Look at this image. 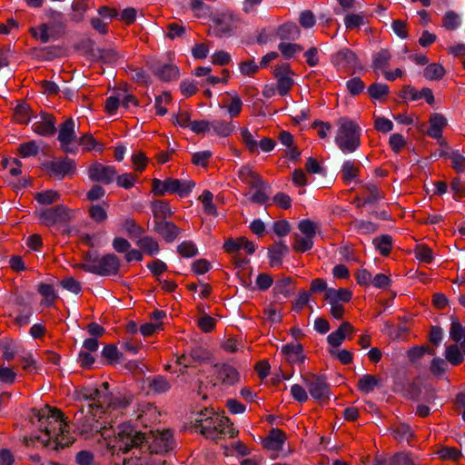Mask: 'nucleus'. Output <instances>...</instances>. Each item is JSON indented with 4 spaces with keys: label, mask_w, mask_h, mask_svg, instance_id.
<instances>
[{
    "label": "nucleus",
    "mask_w": 465,
    "mask_h": 465,
    "mask_svg": "<svg viewBox=\"0 0 465 465\" xmlns=\"http://www.w3.org/2000/svg\"><path fill=\"white\" fill-rule=\"evenodd\" d=\"M33 422L41 430L40 435L25 437L24 440L27 446L51 447L54 450L64 448L73 443L74 440L69 435L68 425L63 418V413L49 406L34 411Z\"/></svg>",
    "instance_id": "1"
},
{
    "label": "nucleus",
    "mask_w": 465,
    "mask_h": 465,
    "mask_svg": "<svg viewBox=\"0 0 465 465\" xmlns=\"http://www.w3.org/2000/svg\"><path fill=\"white\" fill-rule=\"evenodd\" d=\"M79 398L89 401L90 410L96 409L101 412L122 411L133 401L131 393L109 391L108 382H103L99 387H84L79 391Z\"/></svg>",
    "instance_id": "2"
},
{
    "label": "nucleus",
    "mask_w": 465,
    "mask_h": 465,
    "mask_svg": "<svg viewBox=\"0 0 465 465\" xmlns=\"http://www.w3.org/2000/svg\"><path fill=\"white\" fill-rule=\"evenodd\" d=\"M194 429L206 439L216 440L223 437L233 438L238 434L228 417L223 414L212 413L204 420H196Z\"/></svg>",
    "instance_id": "3"
},
{
    "label": "nucleus",
    "mask_w": 465,
    "mask_h": 465,
    "mask_svg": "<svg viewBox=\"0 0 465 465\" xmlns=\"http://www.w3.org/2000/svg\"><path fill=\"white\" fill-rule=\"evenodd\" d=\"M335 143L343 153H351L361 145V129L359 124L348 117L336 121Z\"/></svg>",
    "instance_id": "4"
},
{
    "label": "nucleus",
    "mask_w": 465,
    "mask_h": 465,
    "mask_svg": "<svg viewBox=\"0 0 465 465\" xmlns=\"http://www.w3.org/2000/svg\"><path fill=\"white\" fill-rule=\"evenodd\" d=\"M149 439L146 432L138 430L130 423H124L117 427L114 439L110 444L114 450L125 453L134 449H142L143 443L149 442Z\"/></svg>",
    "instance_id": "5"
},
{
    "label": "nucleus",
    "mask_w": 465,
    "mask_h": 465,
    "mask_svg": "<svg viewBox=\"0 0 465 465\" xmlns=\"http://www.w3.org/2000/svg\"><path fill=\"white\" fill-rule=\"evenodd\" d=\"M331 62L338 71L355 74L362 70V65L357 54L351 49L344 47L331 54Z\"/></svg>",
    "instance_id": "6"
},
{
    "label": "nucleus",
    "mask_w": 465,
    "mask_h": 465,
    "mask_svg": "<svg viewBox=\"0 0 465 465\" xmlns=\"http://www.w3.org/2000/svg\"><path fill=\"white\" fill-rule=\"evenodd\" d=\"M57 140L63 152L67 153H76L78 137L75 132V123L73 118L66 119L59 125Z\"/></svg>",
    "instance_id": "7"
},
{
    "label": "nucleus",
    "mask_w": 465,
    "mask_h": 465,
    "mask_svg": "<svg viewBox=\"0 0 465 465\" xmlns=\"http://www.w3.org/2000/svg\"><path fill=\"white\" fill-rule=\"evenodd\" d=\"M74 217V211L68 209L64 205H56L47 208L39 213L41 223L50 226L56 223H66Z\"/></svg>",
    "instance_id": "8"
},
{
    "label": "nucleus",
    "mask_w": 465,
    "mask_h": 465,
    "mask_svg": "<svg viewBox=\"0 0 465 465\" xmlns=\"http://www.w3.org/2000/svg\"><path fill=\"white\" fill-rule=\"evenodd\" d=\"M302 380L314 400L326 401L330 399V386L324 377L307 374L302 377Z\"/></svg>",
    "instance_id": "9"
},
{
    "label": "nucleus",
    "mask_w": 465,
    "mask_h": 465,
    "mask_svg": "<svg viewBox=\"0 0 465 465\" xmlns=\"http://www.w3.org/2000/svg\"><path fill=\"white\" fill-rule=\"evenodd\" d=\"M117 172L114 166L94 163L88 168V176L94 182L104 184L112 183L116 178Z\"/></svg>",
    "instance_id": "10"
},
{
    "label": "nucleus",
    "mask_w": 465,
    "mask_h": 465,
    "mask_svg": "<svg viewBox=\"0 0 465 465\" xmlns=\"http://www.w3.org/2000/svg\"><path fill=\"white\" fill-rule=\"evenodd\" d=\"M32 125L33 131L41 136L54 135L56 132L55 119L47 113L42 112L39 115H35Z\"/></svg>",
    "instance_id": "11"
},
{
    "label": "nucleus",
    "mask_w": 465,
    "mask_h": 465,
    "mask_svg": "<svg viewBox=\"0 0 465 465\" xmlns=\"http://www.w3.org/2000/svg\"><path fill=\"white\" fill-rule=\"evenodd\" d=\"M120 268V261L114 254H106L100 257L97 267L91 270V273L107 276L115 275L118 273Z\"/></svg>",
    "instance_id": "12"
},
{
    "label": "nucleus",
    "mask_w": 465,
    "mask_h": 465,
    "mask_svg": "<svg viewBox=\"0 0 465 465\" xmlns=\"http://www.w3.org/2000/svg\"><path fill=\"white\" fill-rule=\"evenodd\" d=\"M45 168L50 175L61 180L64 176L72 174L75 170V163L73 160L65 158L60 161H51L45 163Z\"/></svg>",
    "instance_id": "13"
},
{
    "label": "nucleus",
    "mask_w": 465,
    "mask_h": 465,
    "mask_svg": "<svg viewBox=\"0 0 465 465\" xmlns=\"http://www.w3.org/2000/svg\"><path fill=\"white\" fill-rule=\"evenodd\" d=\"M134 413L135 420L144 427H148L152 423L157 421L159 418V412L157 411L156 407L150 402L139 403Z\"/></svg>",
    "instance_id": "14"
},
{
    "label": "nucleus",
    "mask_w": 465,
    "mask_h": 465,
    "mask_svg": "<svg viewBox=\"0 0 465 465\" xmlns=\"http://www.w3.org/2000/svg\"><path fill=\"white\" fill-rule=\"evenodd\" d=\"M290 74L291 69L288 64H279L274 69V75L277 78V91L282 96L286 95L293 84Z\"/></svg>",
    "instance_id": "15"
},
{
    "label": "nucleus",
    "mask_w": 465,
    "mask_h": 465,
    "mask_svg": "<svg viewBox=\"0 0 465 465\" xmlns=\"http://www.w3.org/2000/svg\"><path fill=\"white\" fill-rule=\"evenodd\" d=\"M153 232L159 234L166 242H173L181 233V229L172 222L156 220L153 224Z\"/></svg>",
    "instance_id": "16"
},
{
    "label": "nucleus",
    "mask_w": 465,
    "mask_h": 465,
    "mask_svg": "<svg viewBox=\"0 0 465 465\" xmlns=\"http://www.w3.org/2000/svg\"><path fill=\"white\" fill-rule=\"evenodd\" d=\"M215 373L218 381L225 386H232L237 383L240 380V376L236 369L230 365H216Z\"/></svg>",
    "instance_id": "17"
},
{
    "label": "nucleus",
    "mask_w": 465,
    "mask_h": 465,
    "mask_svg": "<svg viewBox=\"0 0 465 465\" xmlns=\"http://www.w3.org/2000/svg\"><path fill=\"white\" fill-rule=\"evenodd\" d=\"M223 248L228 253H233L242 249L246 253L252 254L255 251L254 243L245 238L229 239L224 242Z\"/></svg>",
    "instance_id": "18"
},
{
    "label": "nucleus",
    "mask_w": 465,
    "mask_h": 465,
    "mask_svg": "<svg viewBox=\"0 0 465 465\" xmlns=\"http://www.w3.org/2000/svg\"><path fill=\"white\" fill-rule=\"evenodd\" d=\"M239 179L252 188H262L263 182L262 177L249 165L242 166L238 171Z\"/></svg>",
    "instance_id": "19"
},
{
    "label": "nucleus",
    "mask_w": 465,
    "mask_h": 465,
    "mask_svg": "<svg viewBox=\"0 0 465 465\" xmlns=\"http://www.w3.org/2000/svg\"><path fill=\"white\" fill-rule=\"evenodd\" d=\"M170 194H178L180 197H186L195 186L192 180H180L168 178Z\"/></svg>",
    "instance_id": "20"
},
{
    "label": "nucleus",
    "mask_w": 465,
    "mask_h": 465,
    "mask_svg": "<svg viewBox=\"0 0 465 465\" xmlns=\"http://www.w3.org/2000/svg\"><path fill=\"white\" fill-rule=\"evenodd\" d=\"M353 331V326L348 322H343L337 331L329 334L327 341L331 346H340L346 338V335Z\"/></svg>",
    "instance_id": "21"
},
{
    "label": "nucleus",
    "mask_w": 465,
    "mask_h": 465,
    "mask_svg": "<svg viewBox=\"0 0 465 465\" xmlns=\"http://www.w3.org/2000/svg\"><path fill=\"white\" fill-rule=\"evenodd\" d=\"M447 125V119L440 114H433L430 118V128L427 131L429 136L439 139L442 135V131Z\"/></svg>",
    "instance_id": "22"
},
{
    "label": "nucleus",
    "mask_w": 465,
    "mask_h": 465,
    "mask_svg": "<svg viewBox=\"0 0 465 465\" xmlns=\"http://www.w3.org/2000/svg\"><path fill=\"white\" fill-rule=\"evenodd\" d=\"M286 440L285 433L280 429H272L264 440V446L272 450H279Z\"/></svg>",
    "instance_id": "23"
},
{
    "label": "nucleus",
    "mask_w": 465,
    "mask_h": 465,
    "mask_svg": "<svg viewBox=\"0 0 465 465\" xmlns=\"http://www.w3.org/2000/svg\"><path fill=\"white\" fill-rule=\"evenodd\" d=\"M282 353L290 362H298L303 361L302 346L298 342H292L282 347Z\"/></svg>",
    "instance_id": "24"
},
{
    "label": "nucleus",
    "mask_w": 465,
    "mask_h": 465,
    "mask_svg": "<svg viewBox=\"0 0 465 465\" xmlns=\"http://www.w3.org/2000/svg\"><path fill=\"white\" fill-rule=\"evenodd\" d=\"M147 381L149 390L154 393H165L171 389L170 381L162 375L149 377Z\"/></svg>",
    "instance_id": "25"
},
{
    "label": "nucleus",
    "mask_w": 465,
    "mask_h": 465,
    "mask_svg": "<svg viewBox=\"0 0 465 465\" xmlns=\"http://www.w3.org/2000/svg\"><path fill=\"white\" fill-rule=\"evenodd\" d=\"M301 31L297 25L286 23L281 25L276 32L277 38L281 40H296L300 37Z\"/></svg>",
    "instance_id": "26"
},
{
    "label": "nucleus",
    "mask_w": 465,
    "mask_h": 465,
    "mask_svg": "<svg viewBox=\"0 0 465 465\" xmlns=\"http://www.w3.org/2000/svg\"><path fill=\"white\" fill-rule=\"evenodd\" d=\"M351 292L348 289L340 288L338 290L329 289L325 292V299L329 303H339V302H347L351 299Z\"/></svg>",
    "instance_id": "27"
},
{
    "label": "nucleus",
    "mask_w": 465,
    "mask_h": 465,
    "mask_svg": "<svg viewBox=\"0 0 465 465\" xmlns=\"http://www.w3.org/2000/svg\"><path fill=\"white\" fill-rule=\"evenodd\" d=\"M151 209L156 220H163L173 214L170 204L166 201L157 200L151 203Z\"/></svg>",
    "instance_id": "28"
},
{
    "label": "nucleus",
    "mask_w": 465,
    "mask_h": 465,
    "mask_svg": "<svg viewBox=\"0 0 465 465\" xmlns=\"http://www.w3.org/2000/svg\"><path fill=\"white\" fill-rule=\"evenodd\" d=\"M381 380L371 374L362 375L358 381V389L363 393H370L374 391L375 388L380 387Z\"/></svg>",
    "instance_id": "29"
},
{
    "label": "nucleus",
    "mask_w": 465,
    "mask_h": 465,
    "mask_svg": "<svg viewBox=\"0 0 465 465\" xmlns=\"http://www.w3.org/2000/svg\"><path fill=\"white\" fill-rule=\"evenodd\" d=\"M154 441L158 445V448L150 447L152 449V451H154L155 453L161 451H167L172 445L173 434L170 430H163L158 433V435L154 439Z\"/></svg>",
    "instance_id": "30"
},
{
    "label": "nucleus",
    "mask_w": 465,
    "mask_h": 465,
    "mask_svg": "<svg viewBox=\"0 0 465 465\" xmlns=\"http://www.w3.org/2000/svg\"><path fill=\"white\" fill-rule=\"evenodd\" d=\"M288 252V247L282 242H279L275 243L269 250L270 264L271 266H277L282 262V257L283 254Z\"/></svg>",
    "instance_id": "31"
},
{
    "label": "nucleus",
    "mask_w": 465,
    "mask_h": 465,
    "mask_svg": "<svg viewBox=\"0 0 465 465\" xmlns=\"http://www.w3.org/2000/svg\"><path fill=\"white\" fill-rule=\"evenodd\" d=\"M137 245L148 255H155L160 248L158 242L151 236H144L137 241Z\"/></svg>",
    "instance_id": "32"
},
{
    "label": "nucleus",
    "mask_w": 465,
    "mask_h": 465,
    "mask_svg": "<svg viewBox=\"0 0 465 465\" xmlns=\"http://www.w3.org/2000/svg\"><path fill=\"white\" fill-rule=\"evenodd\" d=\"M372 243L382 256H388L392 249V238L388 234L374 238Z\"/></svg>",
    "instance_id": "33"
},
{
    "label": "nucleus",
    "mask_w": 465,
    "mask_h": 465,
    "mask_svg": "<svg viewBox=\"0 0 465 465\" xmlns=\"http://www.w3.org/2000/svg\"><path fill=\"white\" fill-rule=\"evenodd\" d=\"M155 74L163 81L175 80L179 76V70L175 65L163 64L155 70Z\"/></svg>",
    "instance_id": "34"
},
{
    "label": "nucleus",
    "mask_w": 465,
    "mask_h": 465,
    "mask_svg": "<svg viewBox=\"0 0 465 465\" xmlns=\"http://www.w3.org/2000/svg\"><path fill=\"white\" fill-rule=\"evenodd\" d=\"M190 356L192 358V362H193L195 367L209 361L211 359L210 351L203 347H195L191 349Z\"/></svg>",
    "instance_id": "35"
},
{
    "label": "nucleus",
    "mask_w": 465,
    "mask_h": 465,
    "mask_svg": "<svg viewBox=\"0 0 465 465\" xmlns=\"http://www.w3.org/2000/svg\"><path fill=\"white\" fill-rule=\"evenodd\" d=\"M211 130L219 136L226 137L233 131V125L224 120H214L211 122Z\"/></svg>",
    "instance_id": "36"
},
{
    "label": "nucleus",
    "mask_w": 465,
    "mask_h": 465,
    "mask_svg": "<svg viewBox=\"0 0 465 465\" xmlns=\"http://www.w3.org/2000/svg\"><path fill=\"white\" fill-rule=\"evenodd\" d=\"M38 292L44 297L42 301V304L45 306L53 305L54 302L56 300L57 295L52 285L46 283H40L38 285Z\"/></svg>",
    "instance_id": "37"
},
{
    "label": "nucleus",
    "mask_w": 465,
    "mask_h": 465,
    "mask_svg": "<svg viewBox=\"0 0 465 465\" xmlns=\"http://www.w3.org/2000/svg\"><path fill=\"white\" fill-rule=\"evenodd\" d=\"M450 337L455 342H460V346L465 353V326L463 327L460 322H453L450 330Z\"/></svg>",
    "instance_id": "38"
},
{
    "label": "nucleus",
    "mask_w": 465,
    "mask_h": 465,
    "mask_svg": "<svg viewBox=\"0 0 465 465\" xmlns=\"http://www.w3.org/2000/svg\"><path fill=\"white\" fill-rule=\"evenodd\" d=\"M461 23V19L459 14L450 10L447 11L442 16V26L447 30L457 29Z\"/></svg>",
    "instance_id": "39"
},
{
    "label": "nucleus",
    "mask_w": 465,
    "mask_h": 465,
    "mask_svg": "<svg viewBox=\"0 0 465 465\" xmlns=\"http://www.w3.org/2000/svg\"><path fill=\"white\" fill-rule=\"evenodd\" d=\"M365 191L367 195L363 198L362 204H373L383 198V193L373 183L367 184Z\"/></svg>",
    "instance_id": "40"
},
{
    "label": "nucleus",
    "mask_w": 465,
    "mask_h": 465,
    "mask_svg": "<svg viewBox=\"0 0 465 465\" xmlns=\"http://www.w3.org/2000/svg\"><path fill=\"white\" fill-rule=\"evenodd\" d=\"M233 29L232 22L223 21L222 19H217L215 21V25L213 28V32L217 37H225L232 34Z\"/></svg>",
    "instance_id": "41"
},
{
    "label": "nucleus",
    "mask_w": 465,
    "mask_h": 465,
    "mask_svg": "<svg viewBox=\"0 0 465 465\" xmlns=\"http://www.w3.org/2000/svg\"><path fill=\"white\" fill-rule=\"evenodd\" d=\"M423 74L430 81H437L444 76L445 69L440 64H430L424 69Z\"/></svg>",
    "instance_id": "42"
},
{
    "label": "nucleus",
    "mask_w": 465,
    "mask_h": 465,
    "mask_svg": "<svg viewBox=\"0 0 465 465\" xmlns=\"http://www.w3.org/2000/svg\"><path fill=\"white\" fill-rule=\"evenodd\" d=\"M391 58V53L386 49H381L373 55L372 66L374 70H383L388 66L389 62Z\"/></svg>",
    "instance_id": "43"
},
{
    "label": "nucleus",
    "mask_w": 465,
    "mask_h": 465,
    "mask_svg": "<svg viewBox=\"0 0 465 465\" xmlns=\"http://www.w3.org/2000/svg\"><path fill=\"white\" fill-rule=\"evenodd\" d=\"M445 358L451 365H459L463 361V355L456 344L446 347Z\"/></svg>",
    "instance_id": "44"
},
{
    "label": "nucleus",
    "mask_w": 465,
    "mask_h": 465,
    "mask_svg": "<svg viewBox=\"0 0 465 465\" xmlns=\"http://www.w3.org/2000/svg\"><path fill=\"white\" fill-rule=\"evenodd\" d=\"M278 48L285 59H291L303 50L301 45L285 42L280 43Z\"/></svg>",
    "instance_id": "45"
},
{
    "label": "nucleus",
    "mask_w": 465,
    "mask_h": 465,
    "mask_svg": "<svg viewBox=\"0 0 465 465\" xmlns=\"http://www.w3.org/2000/svg\"><path fill=\"white\" fill-rule=\"evenodd\" d=\"M392 434L398 441H410L413 437V432L411 427L407 424H399L392 429Z\"/></svg>",
    "instance_id": "46"
},
{
    "label": "nucleus",
    "mask_w": 465,
    "mask_h": 465,
    "mask_svg": "<svg viewBox=\"0 0 465 465\" xmlns=\"http://www.w3.org/2000/svg\"><path fill=\"white\" fill-rule=\"evenodd\" d=\"M14 117L17 123L28 124L31 119L29 105L25 103L17 104L15 108Z\"/></svg>",
    "instance_id": "47"
},
{
    "label": "nucleus",
    "mask_w": 465,
    "mask_h": 465,
    "mask_svg": "<svg viewBox=\"0 0 465 465\" xmlns=\"http://www.w3.org/2000/svg\"><path fill=\"white\" fill-rule=\"evenodd\" d=\"M298 229L303 236H308L313 239L319 230V225L311 220L304 219L299 223Z\"/></svg>",
    "instance_id": "48"
},
{
    "label": "nucleus",
    "mask_w": 465,
    "mask_h": 465,
    "mask_svg": "<svg viewBox=\"0 0 465 465\" xmlns=\"http://www.w3.org/2000/svg\"><path fill=\"white\" fill-rule=\"evenodd\" d=\"M313 246V239L308 236H302L300 234L294 235L293 249L300 252H305L311 250Z\"/></svg>",
    "instance_id": "49"
},
{
    "label": "nucleus",
    "mask_w": 465,
    "mask_h": 465,
    "mask_svg": "<svg viewBox=\"0 0 465 465\" xmlns=\"http://www.w3.org/2000/svg\"><path fill=\"white\" fill-rule=\"evenodd\" d=\"M227 94L231 96V102L227 105V111L231 117H237L242 112V102L235 92L228 93Z\"/></svg>",
    "instance_id": "50"
},
{
    "label": "nucleus",
    "mask_w": 465,
    "mask_h": 465,
    "mask_svg": "<svg viewBox=\"0 0 465 465\" xmlns=\"http://www.w3.org/2000/svg\"><path fill=\"white\" fill-rule=\"evenodd\" d=\"M213 195L210 191H203L202 195L199 197V200L202 202L203 206V211L205 213L209 215H216V207L213 203Z\"/></svg>",
    "instance_id": "51"
},
{
    "label": "nucleus",
    "mask_w": 465,
    "mask_h": 465,
    "mask_svg": "<svg viewBox=\"0 0 465 465\" xmlns=\"http://www.w3.org/2000/svg\"><path fill=\"white\" fill-rule=\"evenodd\" d=\"M241 136L243 143L250 153H258V142L247 128L241 129Z\"/></svg>",
    "instance_id": "52"
},
{
    "label": "nucleus",
    "mask_w": 465,
    "mask_h": 465,
    "mask_svg": "<svg viewBox=\"0 0 465 465\" xmlns=\"http://www.w3.org/2000/svg\"><path fill=\"white\" fill-rule=\"evenodd\" d=\"M35 198L41 204H52L60 199V194L56 191L47 190L36 193Z\"/></svg>",
    "instance_id": "53"
},
{
    "label": "nucleus",
    "mask_w": 465,
    "mask_h": 465,
    "mask_svg": "<svg viewBox=\"0 0 465 465\" xmlns=\"http://www.w3.org/2000/svg\"><path fill=\"white\" fill-rule=\"evenodd\" d=\"M359 169L355 166V163L351 161H346L343 163L341 167L342 179L349 183L358 176Z\"/></svg>",
    "instance_id": "54"
},
{
    "label": "nucleus",
    "mask_w": 465,
    "mask_h": 465,
    "mask_svg": "<svg viewBox=\"0 0 465 465\" xmlns=\"http://www.w3.org/2000/svg\"><path fill=\"white\" fill-rule=\"evenodd\" d=\"M415 257L425 263L432 262V250L424 244H418L414 249Z\"/></svg>",
    "instance_id": "55"
},
{
    "label": "nucleus",
    "mask_w": 465,
    "mask_h": 465,
    "mask_svg": "<svg viewBox=\"0 0 465 465\" xmlns=\"http://www.w3.org/2000/svg\"><path fill=\"white\" fill-rule=\"evenodd\" d=\"M19 154L24 157L35 156L39 152V146L35 141L21 143L18 147Z\"/></svg>",
    "instance_id": "56"
},
{
    "label": "nucleus",
    "mask_w": 465,
    "mask_h": 465,
    "mask_svg": "<svg viewBox=\"0 0 465 465\" xmlns=\"http://www.w3.org/2000/svg\"><path fill=\"white\" fill-rule=\"evenodd\" d=\"M365 23V16L362 13L349 14L344 18V25L347 29H354Z\"/></svg>",
    "instance_id": "57"
},
{
    "label": "nucleus",
    "mask_w": 465,
    "mask_h": 465,
    "mask_svg": "<svg viewBox=\"0 0 465 465\" xmlns=\"http://www.w3.org/2000/svg\"><path fill=\"white\" fill-rule=\"evenodd\" d=\"M368 93L371 97L380 99L388 94L389 86L385 84L375 83L369 86Z\"/></svg>",
    "instance_id": "58"
},
{
    "label": "nucleus",
    "mask_w": 465,
    "mask_h": 465,
    "mask_svg": "<svg viewBox=\"0 0 465 465\" xmlns=\"http://www.w3.org/2000/svg\"><path fill=\"white\" fill-rule=\"evenodd\" d=\"M177 252L183 257L191 258L196 255L197 248L193 242L184 241L178 245Z\"/></svg>",
    "instance_id": "59"
},
{
    "label": "nucleus",
    "mask_w": 465,
    "mask_h": 465,
    "mask_svg": "<svg viewBox=\"0 0 465 465\" xmlns=\"http://www.w3.org/2000/svg\"><path fill=\"white\" fill-rule=\"evenodd\" d=\"M89 215L96 223H104L107 219L105 208L99 204H94L89 208Z\"/></svg>",
    "instance_id": "60"
},
{
    "label": "nucleus",
    "mask_w": 465,
    "mask_h": 465,
    "mask_svg": "<svg viewBox=\"0 0 465 465\" xmlns=\"http://www.w3.org/2000/svg\"><path fill=\"white\" fill-rule=\"evenodd\" d=\"M291 283H292L291 278L282 279L275 283V285L273 287V292L276 294L283 295L285 298L289 297L292 293V292L290 290Z\"/></svg>",
    "instance_id": "61"
},
{
    "label": "nucleus",
    "mask_w": 465,
    "mask_h": 465,
    "mask_svg": "<svg viewBox=\"0 0 465 465\" xmlns=\"http://www.w3.org/2000/svg\"><path fill=\"white\" fill-rule=\"evenodd\" d=\"M123 228L130 236L133 237H138L143 233V229L133 219L125 220L123 223Z\"/></svg>",
    "instance_id": "62"
},
{
    "label": "nucleus",
    "mask_w": 465,
    "mask_h": 465,
    "mask_svg": "<svg viewBox=\"0 0 465 465\" xmlns=\"http://www.w3.org/2000/svg\"><path fill=\"white\" fill-rule=\"evenodd\" d=\"M153 451L146 453L143 457H136L138 463L136 465H165V461L153 455Z\"/></svg>",
    "instance_id": "63"
},
{
    "label": "nucleus",
    "mask_w": 465,
    "mask_h": 465,
    "mask_svg": "<svg viewBox=\"0 0 465 465\" xmlns=\"http://www.w3.org/2000/svg\"><path fill=\"white\" fill-rule=\"evenodd\" d=\"M452 167L458 172L465 170V157L458 151L451 152L449 155Z\"/></svg>",
    "instance_id": "64"
}]
</instances>
